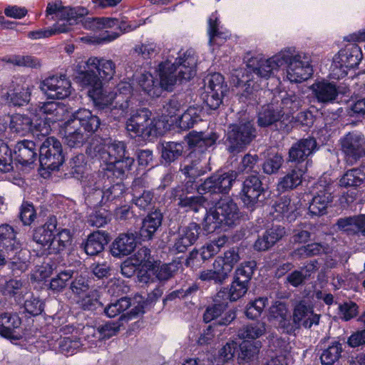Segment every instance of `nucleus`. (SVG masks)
<instances>
[{"instance_id":"de8ad7c7","label":"nucleus","mask_w":365,"mask_h":365,"mask_svg":"<svg viewBox=\"0 0 365 365\" xmlns=\"http://www.w3.org/2000/svg\"><path fill=\"white\" fill-rule=\"evenodd\" d=\"M207 199L202 195H187L178 202V205L185 212H198L202 210L208 211L206 207Z\"/></svg>"},{"instance_id":"6e6d98bb","label":"nucleus","mask_w":365,"mask_h":365,"mask_svg":"<svg viewBox=\"0 0 365 365\" xmlns=\"http://www.w3.org/2000/svg\"><path fill=\"white\" fill-rule=\"evenodd\" d=\"M201 109L198 107H189L180 116L178 125L182 130H188L195 124L202 120L200 117Z\"/></svg>"},{"instance_id":"a211bd4d","label":"nucleus","mask_w":365,"mask_h":365,"mask_svg":"<svg viewBox=\"0 0 365 365\" xmlns=\"http://www.w3.org/2000/svg\"><path fill=\"white\" fill-rule=\"evenodd\" d=\"M40 88L49 98L64 99L71 93V83L65 75L53 76L43 80Z\"/></svg>"},{"instance_id":"a878e982","label":"nucleus","mask_w":365,"mask_h":365,"mask_svg":"<svg viewBox=\"0 0 365 365\" xmlns=\"http://www.w3.org/2000/svg\"><path fill=\"white\" fill-rule=\"evenodd\" d=\"M163 213L159 208L150 211L143 220L142 226L139 230L140 238L143 240H152L162 225Z\"/></svg>"},{"instance_id":"774afa93","label":"nucleus","mask_w":365,"mask_h":365,"mask_svg":"<svg viewBox=\"0 0 365 365\" xmlns=\"http://www.w3.org/2000/svg\"><path fill=\"white\" fill-rule=\"evenodd\" d=\"M312 225L302 224L295 227L290 237V242L294 244H302L308 242L312 237Z\"/></svg>"},{"instance_id":"3c124183","label":"nucleus","mask_w":365,"mask_h":365,"mask_svg":"<svg viewBox=\"0 0 365 365\" xmlns=\"http://www.w3.org/2000/svg\"><path fill=\"white\" fill-rule=\"evenodd\" d=\"M265 331V323L257 322L243 326L238 330L237 335L240 339L249 341L260 337L264 334Z\"/></svg>"},{"instance_id":"864d4df0","label":"nucleus","mask_w":365,"mask_h":365,"mask_svg":"<svg viewBox=\"0 0 365 365\" xmlns=\"http://www.w3.org/2000/svg\"><path fill=\"white\" fill-rule=\"evenodd\" d=\"M240 248L232 247L227 250L223 256H218L215 261L220 264V267L224 269L226 273L230 275V273L233 269L234 266L240 261Z\"/></svg>"},{"instance_id":"393cba45","label":"nucleus","mask_w":365,"mask_h":365,"mask_svg":"<svg viewBox=\"0 0 365 365\" xmlns=\"http://www.w3.org/2000/svg\"><path fill=\"white\" fill-rule=\"evenodd\" d=\"M311 88L317 102L324 105L334 103L339 93L336 85L327 80L316 81Z\"/></svg>"},{"instance_id":"bf43d9fd","label":"nucleus","mask_w":365,"mask_h":365,"mask_svg":"<svg viewBox=\"0 0 365 365\" xmlns=\"http://www.w3.org/2000/svg\"><path fill=\"white\" fill-rule=\"evenodd\" d=\"M365 179V172L359 168L348 170L341 178L340 185L344 187L359 186Z\"/></svg>"},{"instance_id":"72a5a7b5","label":"nucleus","mask_w":365,"mask_h":365,"mask_svg":"<svg viewBox=\"0 0 365 365\" xmlns=\"http://www.w3.org/2000/svg\"><path fill=\"white\" fill-rule=\"evenodd\" d=\"M109 240L107 232L98 230L88 236L86 241L82 244V247L88 255L95 256L104 250V246L108 243Z\"/></svg>"},{"instance_id":"0eeeda50","label":"nucleus","mask_w":365,"mask_h":365,"mask_svg":"<svg viewBox=\"0 0 365 365\" xmlns=\"http://www.w3.org/2000/svg\"><path fill=\"white\" fill-rule=\"evenodd\" d=\"M151 111L143 108L130 113L126 120L125 128L131 138L141 137L148 139L157 135L156 122L151 118Z\"/></svg>"},{"instance_id":"f257e3e1","label":"nucleus","mask_w":365,"mask_h":365,"mask_svg":"<svg viewBox=\"0 0 365 365\" xmlns=\"http://www.w3.org/2000/svg\"><path fill=\"white\" fill-rule=\"evenodd\" d=\"M197 64L195 51L192 48L187 49L183 53H179L174 63L167 60L159 64V78L148 72L142 73L138 78V84L149 96L159 97L163 91H171L176 84L192 78L196 75Z\"/></svg>"},{"instance_id":"e2e57ef3","label":"nucleus","mask_w":365,"mask_h":365,"mask_svg":"<svg viewBox=\"0 0 365 365\" xmlns=\"http://www.w3.org/2000/svg\"><path fill=\"white\" fill-rule=\"evenodd\" d=\"M23 282L21 279H10L4 283L0 284L1 293L9 297L20 298L23 293Z\"/></svg>"},{"instance_id":"052dcab7","label":"nucleus","mask_w":365,"mask_h":365,"mask_svg":"<svg viewBox=\"0 0 365 365\" xmlns=\"http://www.w3.org/2000/svg\"><path fill=\"white\" fill-rule=\"evenodd\" d=\"M106 186L105 184V188H103V190L106 207H109L110 203H116L123 196L125 192V187L121 182H117L108 187H106Z\"/></svg>"},{"instance_id":"1a4fd4ad","label":"nucleus","mask_w":365,"mask_h":365,"mask_svg":"<svg viewBox=\"0 0 365 365\" xmlns=\"http://www.w3.org/2000/svg\"><path fill=\"white\" fill-rule=\"evenodd\" d=\"M38 159L42 168L49 170H58L65 161L63 145L54 137H47L38 145Z\"/></svg>"},{"instance_id":"c9c22d12","label":"nucleus","mask_w":365,"mask_h":365,"mask_svg":"<svg viewBox=\"0 0 365 365\" xmlns=\"http://www.w3.org/2000/svg\"><path fill=\"white\" fill-rule=\"evenodd\" d=\"M299 202L300 201L297 198L291 199L288 196H283L274 202L272 207L275 212L291 222L298 215L297 210L300 207Z\"/></svg>"},{"instance_id":"69168bd1","label":"nucleus","mask_w":365,"mask_h":365,"mask_svg":"<svg viewBox=\"0 0 365 365\" xmlns=\"http://www.w3.org/2000/svg\"><path fill=\"white\" fill-rule=\"evenodd\" d=\"M3 61L16 66H26L32 68H40L41 65L39 59L31 56L14 55L5 57Z\"/></svg>"},{"instance_id":"5701e85b","label":"nucleus","mask_w":365,"mask_h":365,"mask_svg":"<svg viewBox=\"0 0 365 365\" xmlns=\"http://www.w3.org/2000/svg\"><path fill=\"white\" fill-rule=\"evenodd\" d=\"M69 119L75 123L81 130L91 136L100 128L101 121L100 118L86 108H80L73 112Z\"/></svg>"},{"instance_id":"b1692460","label":"nucleus","mask_w":365,"mask_h":365,"mask_svg":"<svg viewBox=\"0 0 365 365\" xmlns=\"http://www.w3.org/2000/svg\"><path fill=\"white\" fill-rule=\"evenodd\" d=\"M57 225L56 217L50 216L43 225L36 227L33 231L32 240L46 252L53 240V232H57Z\"/></svg>"},{"instance_id":"6e6552de","label":"nucleus","mask_w":365,"mask_h":365,"mask_svg":"<svg viewBox=\"0 0 365 365\" xmlns=\"http://www.w3.org/2000/svg\"><path fill=\"white\" fill-rule=\"evenodd\" d=\"M362 58L361 49L357 44L346 45L333 58L330 68L333 78L339 79L346 76L348 69L357 66Z\"/></svg>"},{"instance_id":"bb28decb","label":"nucleus","mask_w":365,"mask_h":365,"mask_svg":"<svg viewBox=\"0 0 365 365\" xmlns=\"http://www.w3.org/2000/svg\"><path fill=\"white\" fill-rule=\"evenodd\" d=\"M38 145L33 140H24L18 142L14 148L15 160L24 165L34 163L38 154Z\"/></svg>"},{"instance_id":"473e14b6","label":"nucleus","mask_w":365,"mask_h":365,"mask_svg":"<svg viewBox=\"0 0 365 365\" xmlns=\"http://www.w3.org/2000/svg\"><path fill=\"white\" fill-rule=\"evenodd\" d=\"M333 197L329 187L319 190L314 194L309 205V214L321 216L327 213V209L332 202Z\"/></svg>"},{"instance_id":"9d476101","label":"nucleus","mask_w":365,"mask_h":365,"mask_svg":"<svg viewBox=\"0 0 365 365\" xmlns=\"http://www.w3.org/2000/svg\"><path fill=\"white\" fill-rule=\"evenodd\" d=\"M106 172L98 170L86 175L83 180L85 201L88 205L94 208L97 206H106L103 188H105L106 184Z\"/></svg>"},{"instance_id":"cd10ccee","label":"nucleus","mask_w":365,"mask_h":365,"mask_svg":"<svg viewBox=\"0 0 365 365\" xmlns=\"http://www.w3.org/2000/svg\"><path fill=\"white\" fill-rule=\"evenodd\" d=\"M206 162L202 156H197L196 154L190 153L183 163L180 165V171L187 178L194 180L207 173Z\"/></svg>"},{"instance_id":"680f3d73","label":"nucleus","mask_w":365,"mask_h":365,"mask_svg":"<svg viewBox=\"0 0 365 365\" xmlns=\"http://www.w3.org/2000/svg\"><path fill=\"white\" fill-rule=\"evenodd\" d=\"M206 91H217L219 93H227L228 92L227 85L225 83L223 76L219 73H214L207 76L205 80Z\"/></svg>"},{"instance_id":"c03bdc74","label":"nucleus","mask_w":365,"mask_h":365,"mask_svg":"<svg viewBox=\"0 0 365 365\" xmlns=\"http://www.w3.org/2000/svg\"><path fill=\"white\" fill-rule=\"evenodd\" d=\"M274 98V101H277L279 108H280L283 113V118L286 122L289 121V115L297 110L301 106V100L296 95L285 94L284 96Z\"/></svg>"},{"instance_id":"a19ab883","label":"nucleus","mask_w":365,"mask_h":365,"mask_svg":"<svg viewBox=\"0 0 365 365\" xmlns=\"http://www.w3.org/2000/svg\"><path fill=\"white\" fill-rule=\"evenodd\" d=\"M88 64L94 67L100 78L109 81L115 73V64L111 60L91 57L88 59Z\"/></svg>"},{"instance_id":"ea45409f","label":"nucleus","mask_w":365,"mask_h":365,"mask_svg":"<svg viewBox=\"0 0 365 365\" xmlns=\"http://www.w3.org/2000/svg\"><path fill=\"white\" fill-rule=\"evenodd\" d=\"M185 144L183 142H165L162 144L161 160L165 165H170L178 160L185 152Z\"/></svg>"},{"instance_id":"13d9d810","label":"nucleus","mask_w":365,"mask_h":365,"mask_svg":"<svg viewBox=\"0 0 365 365\" xmlns=\"http://www.w3.org/2000/svg\"><path fill=\"white\" fill-rule=\"evenodd\" d=\"M69 165L71 169L70 174L72 177L81 180L83 182L86 177L85 173L87 170L85 155L82 153L75 155L71 159Z\"/></svg>"},{"instance_id":"4d7b16f0","label":"nucleus","mask_w":365,"mask_h":365,"mask_svg":"<svg viewBox=\"0 0 365 365\" xmlns=\"http://www.w3.org/2000/svg\"><path fill=\"white\" fill-rule=\"evenodd\" d=\"M130 306V299L123 297L113 302H110L104 307H103L102 309L108 317L113 318L127 310Z\"/></svg>"},{"instance_id":"58836bf2","label":"nucleus","mask_w":365,"mask_h":365,"mask_svg":"<svg viewBox=\"0 0 365 365\" xmlns=\"http://www.w3.org/2000/svg\"><path fill=\"white\" fill-rule=\"evenodd\" d=\"M21 319L18 314L4 312L0 314V334L6 338H14L16 330L19 329Z\"/></svg>"},{"instance_id":"20e7f679","label":"nucleus","mask_w":365,"mask_h":365,"mask_svg":"<svg viewBox=\"0 0 365 365\" xmlns=\"http://www.w3.org/2000/svg\"><path fill=\"white\" fill-rule=\"evenodd\" d=\"M280 66H287V78L294 83L302 82L313 73L311 56L306 53L297 52L294 48H287L279 53Z\"/></svg>"},{"instance_id":"39448f33","label":"nucleus","mask_w":365,"mask_h":365,"mask_svg":"<svg viewBox=\"0 0 365 365\" xmlns=\"http://www.w3.org/2000/svg\"><path fill=\"white\" fill-rule=\"evenodd\" d=\"M105 147L106 149L103 154L106 156V165L101 171L112 172L117 178L123 179L135 161L128 155L126 144L123 141L110 140Z\"/></svg>"},{"instance_id":"423d86ee","label":"nucleus","mask_w":365,"mask_h":365,"mask_svg":"<svg viewBox=\"0 0 365 365\" xmlns=\"http://www.w3.org/2000/svg\"><path fill=\"white\" fill-rule=\"evenodd\" d=\"M257 133L256 128L250 120L230 124L224 140L227 151L232 155L244 151L256 138Z\"/></svg>"},{"instance_id":"7ed1b4c3","label":"nucleus","mask_w":365,"mask_h":365,"mask_svg":"<svg viewBox=\"0 0 365 365\" xmlns=\"http://www.w3.org/2000/svg\"><path fill=\"white\" fill-rule=\"evenodd\" d=\"M240 212L237 203L231 198H220L213 207L209 209L203 219L202 227L211 233L222 226H232L239 220Z\"/></svg>"},{"instance_id":"f704fd0d","label":"nucleus","mask_w":365,"mask_h":365,"mask_svg":"<svg viewBox=\"0 0 365 365\" xmlns=\"http://www.w3.org/2000/svg\"><path fill=\"white\" fill-rule=\"evenodd\" d=\"M336 225L340 230L345 232L347 235L361 234L365 237V215L339 218L336 222Z\"/></svg>"},{"instance_id":"0e129e2a","label":"nucleus","mask_w":365,"mask_h":365,"mask_svg":"<svg viewBox=\"0 0 365 365\" xmlns=\"http://www.w3.org/2000/svg\"><path fill=\"white\" fill-rule=\"evenodd\" d=\"M74 272L71 269L61 271L50 281L49 289L55 293H59L64 290L68 281L73 277Z\"/></svg>"},{"instance_id":"79ce46f5","label":"nucleus","mask_w":365,"mask_h":365,"mask_svg":"<svg viewBox=\"0 0 365 365\" xmlns=\"http://www.w3.org/2000/svg\"><path fill=\"white\" fill-rule=\"evenodd\" d=\"M49 247L47 250V254H58L63 251L71 242V234L70 230L67 229H62L58 231L52 236Z\"/></svg>"},{"instance_id":"f3484780","label":"nucleus","mask_w":365,"mask_h":365,"mask_svg":"<svg viewBox=\"0 0 365 365\" xmlns=\"http://www.w3.org/2000/svg\"><path fill=\"white\" fill-rule=\"evenodd\" d=\"M282 110L279 108L277 101L273 100L270 103L262 106L258 113L257 124L261 128L274 125L278 130H288V125L283 118Z\"/></svg>"},{"instance_id":"603ef678","label":"nucleus","mask_w":365,"mask_h":365,"mask_svg":"<svg viewBox=\"0 0 365 365\" xmlns=\"http://www.w3.org/2000/svg\"><path fill=\"white\" fill-rule=\"evenodd\" d=\"M344 351L339 341H332L321 354L320 359L323 365H333L341 357Z\"/></svg>"},{"instance_id":"c756f323","label":"nucleus","mask_w":365,"mask_h":365,"mask_svg":"<svg viewBox=\"0 0 365 365\" xmlns=\"http://www.w3.org/2000/svg\"><path fill=\"white\" fill-rule=\"evenodd\" d=\"M136 247L135 236L133 233L120 235L110 245V254L122 257L131 254Z\"/></svg>"},{"instance_id":"4c0bfd02","label":"nucleus","mask_w":365,"mask_h":365,"mask_svg":"<svg viewBox=\"0 0 365 365\" xmlns=\"http://www.w3.org/2000/svg\"><path fill=\"white\" fill-rule=\"evenodd\" d=\"M307 171L304 165L296 166L289 170L277 183V190L282 192L293 190L302 183V176Z\"/></svg>"},{"instance_id":"e433bc0d","label":"nucleus","mask_w":365,"mask_h":365,"mask_svg":"<svg viewBox=\"0 0 365 365\" xmlns=\"http://www.w3.org/2000/svg\"><path fill=\"white\" fill-rule=\"evenodd\" d=\"M20 248L21 245L16 237L14 228L7 224L0 225V251L9 256Z\"/></svg>"},{"instance_id":"4468645a","label":"nucleus","mask_w":365,"mask_h":365,"mask_svg":"<svg viewBox=\"0 0 365 365\" xmlns=\"http://www.w3.org/2000/svg\"><path fill=\"white\" fill-rule=\"evenodd\" d=\"M265 192L259 177L250 175L242 183L241 199L247 207L252 209L257 204L264 202Z\"/></svg>"},{"instance_id":"7c9ffc66","label":"nucleus","mask_w":365,"mask_h":365,"mask_svg":"<svg viewBox=\"0 0 365 365\" xmlns=\"http://www.w3.org/2000/svg\"><path fill=\"white\" fill-rule=\"evenodd\" d=\"M31 94V87L24 83L10 89L3 96V98L9 106L21 107L29 103Z\"/></svg>"},{"instance_id":"412c9836","label":"nucleus","mask_w":365,"mask_h":365,"mask_svg":"<svg viewBox=\"0 0 365 365\" xmlns=\"http://www.w3.org/2000/svg\"><path fill=\"white\" fill-rule=\"evenodd\" d=\"M147 187V182L143 178L134 180L132 185V202L141 210H148L154 207L155 200L151 190L143 189Z\"/></svg>"},{"instance_id":"a18cd8bd","label":"nucleus","mask_w":365,"mask_h":365,"mask_svg":"<svg viewBox=\"0 0 365 365\" xmlns=\"http://www.w3.org/2000/svg\"><path fill=\"white\" fill-rule=\"evenodd\" d=\"M88 96L91 98L93 104L99 109H104L113 103L115 95L106 91L101 84L99 88L88 91Z\"/></svg>"},{"instance_id":"8fccbe9b","label":"nucleus","mask_w":365,"mask_h":365,"mask_svg":"<svg viewBox=\"0 0 365 365\" xmlns=\"http://www.w3.org/2000/svg\"><path fill=\"white\" fill-rule=\"evenodd\" d=\"M326 249L324 245L314 242L295 249L291 253V256L292 258L299 260L321 255L325 252Z\"/></svg>"},{"instance_id":"37998d69","label":"nucleus","mask_w":365,"mask_h":365,"mask_svg":"<svg viewBox=\"0 0 365 365\" xmlns=\"http://www.w3.org/2000/svg\"><path fill=\"white\" fill-rule=\"evenodd\" d=\"M113 103L114 104L110 108V115L113 119L120 120L124 118L128 113L133 111L134 99H125L120 94L115 95Z\"/></svg>"},{"instance_id":"2f4dec72","label":"nucleus","mask_w":365,"mask_h":365,"mask_svg":"<svg viewBox=\"0 0 365 365\" xmlns=\"http://www.w3.org/2000/svg\"><path fill=\"white\" fill-rule=\"evenodd\" d=\"M69 118L64 123V142L70 148H80L89 139Z\"/></svg>"},{"instance_id":"c85d7f7f","label":"nucleus","mask_w":365,"mask_h":365,"mask_svg":"<svg viewBox=\"0 0 365 365\" xmlns=\"http://www.w3.org/2000/svg\"><path fill=\"white\" fill-rule=\"evenodd\" d=\"M217 139L218 135L214 132L205 133L192 131L187 135V143L190 147L195 148L191 153L196 154L197 152L203 153L213 145Z\"/></svg>"},{"instance_id":"5fc2aeb1","label":"nucleus","mask_w":365,"mask_h":365,"mask_svg":"<svg viewBox=\"0 0 365 365\" xmlns=\"http://www.w3.org/2000/svg\"><path fill=\"white\" fill-rule=\"evenodd\" d=\"M179 262L175 261L162 264L160 262H155L150 269L160 281H167L177 273L179 269Z\"/></svg>"},{"instance_id":"49530a36","label":"nucleus","mask_w":365,"mask_h":365,"mask_svg":"<svg viewBox=\"0 0 365 365\" xmlns=\"http://www.w3.org/2000/svg\"><path fill=\"white\" fill-rule=\"evenodd\" d=\"M33 121L26 115L16 113L10 118L9 128L13 133L25 135L32 130Z\"/></svg>"},{"instance_id":"f8f14e48","label":"nucleus","mask_w":365,"mask_h":365,"mask_svg":"<svg viewBox=\"0 0 365 365\" xmlns=\"http://www.w3.org/2000/svg\"><path fill=\"white\" fill-rule=\"evenodd\" d=\"M237 177L236 171L215 173L200 185H195L200 194H227Z\"/></svg>"},{"instance_id":"6ab92c4d","label":"nucleus","mask_w":365,"mask_h":365,"mask_svg":"<svg viewBox=\"0 0 365 365\" xmlns=\"http://www.w3.org/2000/svg\"><path fill=\"white\" fill-rule=\"evenodd\" d=\"M318 144L313 137L302 138L294 143L289 150L288 162L296 163V166L306 165L308 157L318 150Z\"/></svg>"},{"instance_id":"4be33fe9","label":"nucleus","mask_w":365,"mask_h":365,"mask_svg":"<svg viewBox=\"0 0 365 365\" xmlns=\"http://www.w3.org/2000/svg\"><path fill=\"white\" fill-rule=\"evenodd\" d=\"M95 70L88 64V60L79 63L75 69L74 80L83 88L92 90L99 88L102 81Z\"/></svg>"},{"instance_id":"338daca9","label":"nucleus","mask_w":365,"mask_h":365,"mask_svg":"<svg viewBox=\"0 0 365 365\" xmlns=\"http://www.w3.org/2000/svg\"><path fill=\"white\" fill-rule=\"evenodd\" d=\"M283 163L284 158L282 154L278 153L269 154L262 165V168L267 175L275 174L281 168Z\"/></svg>"},{"instance_id":"09e8293b","label":"nucleus","mask_w":365,"mask_h":365,"mask_svg":"<svg viewBox=\"0 0 365 365\" xmlns=\"http://www.w3.org/2000/svg\"><path fill=\"white\" fill-rule=\"evenodd\" d=\"M220 264L215 260L212 269H205L200 272L199 279L202 281H212L216 284H223L229 275Z\"/></svg>"},{"instance_id":"aec40b11","label":"nucleus","mask_w":365,"mask_h":365,"mask_svg":"<svg viewBox=\"0 0 365 365\" xmlns=\"http://www.w3.org/2000/svg\"><path fill=\"white\" fill-rule=\"evenodd\" d=\"M269 321L273 326L283 333L292 334L294 333L292 317L289 312L285 303L276 302L269 308Z\"/></svg>"},{"instance_id":"9b49d317","label":"nucleus","mask_w":365,"mask_h":365,"mask_svg":"<svg viewBox=\"0 0 365 365\" xmlns=\"http://www.w3.org/2000/svg\"><path fill=\"white\" fill-rule=\"evenodd\" d=\"M247 68L245 73H249L252 77L254 76L255 79H267L270 78L275 71L280 67V58L279 53L269 58H264L262 56H250L248 53L245 57Z\"/></svg>"},{"instance_id":"f03ea898","label":"nucleus","mask_w":365,"mask_h":365,"mask_svg":"<svg viewBox=\"0 0 365 365\" xmlns=\"http://www.w3.org/2000/svg\"><path fill=\"white\" fill-rule=\"evenodd\" d=\"M47 15L56 14L63 23L58 22L51 29H41L29 33L30 38L38 39L49 37L56 34L66 33L70 31L71 26L78 24V21L88 14L87 9L84 7H63L61 1L48 3L46 8Z\"/></svg>"},{"instance_id":"ddd939ff","label":"nucleus","mask_w":365,"mask_h":365,"mask_svg":"<svg viewBox=\"0 0 365 365\" xmlns=\"http://www.w3.org/2000/svg\"><path fill=\"white\" fill-rule=\"evenodd\" d=\"M341 150L348 164L354 165L365 157V138L357 132H349L341 140Z\"/></svg>"},{"instance_id":"dca6fc26","label":"nucleus","mask_w":365,"mask_h":365,"mask_svg":"<svg viewBox=\"0 0 365 365\" xmlns=\"http://www.w3.org/2000/svg\"><path fill=\"white\" fill-rule=\"evenodd\" d=\"M292 317L294 331L302 327L310 329L313 325L319 324L320 319V315L314 312L312 305L306 300L294 304Z\"/></svg>"},{"instance_id":"2eb2a0df","label":"nucleus","mask_w":365,"mask_h":365,"mask_svg":"<svg viewBox=\"0 0 365 365\" xmlns=\"http://www.w3.org/2000/svg\"><path fill=\"white\" fill-rule=\"evenodd\" d=\"M255 79V77H252L249 73H243L241 78L240 73L236 76V79H233V83L236 87L242 88V93L240 99L250 104H259L262 101L260 96L262 93H270L269 91H263L260 88V85Z\"/></svg>"}]
</instances>
